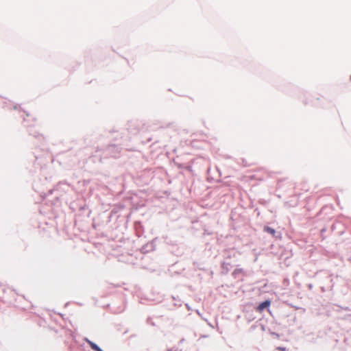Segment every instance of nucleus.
Masks as SVG:
<instances>
[{"label": "nucleus", "instance_id": "1", "mask_svg": "<svg viewBox=\"0 0 351 351\" xmlns=\"http://www.w3.org/2000/svg\"><path fill=\"white\" fill-rule=\"evenodd\" d=\"M271 304V302L269 300H265L261 303L257 307L256 311L259 313L263 311L264 309L268 308Z\"/></svg>", "mask_w": 351, "mask_h": 351}, {"label": "nucleus", "instance_id": "2", "mask_svg": "<svg viewBox=\"0 0 351 351\" xmlns=\"http://www.w3.org/2000/svg\"><path fill=\"white\" fill-rule=\"evenodd\" d=\"M87 343H88L90 347L92 348V350H93L95 351H103L99 346H97V345H96L93 342H92L89 340H87Z\"/></svg>", "mask_w": 351, "mask_h": 351}, {"label": "nucleus", "instance_id": "3", "mask_svg": "<svg viewBox=\"0 0 351 351\" xmlns=\"http://www.w3.org/2000/svg\"><path fill=\"white\" fill-rule=\"evenodd\" d=\"M264 231L266 232H268L270 234H271L272 236H275V234H276V231L274 229H273L272 228H270L269 226H265L264 228Z\"/></svg>", "mask_w": 351, "mask_h": 351}, {"label": "nucleus", "instance_id": "4", "mask_svg": "<svg viewBox=\"0 0 351 351\" xmlns=\"http://www.w3.org/2000/svg\"><path fill=\"white\" fill-rule=\"evenodd\" d=\"M275 351H288L286 348L278 347L276 348Z\"/></svg>", "mask_w": 351, "mask_h": 351}]
</instances>
